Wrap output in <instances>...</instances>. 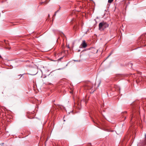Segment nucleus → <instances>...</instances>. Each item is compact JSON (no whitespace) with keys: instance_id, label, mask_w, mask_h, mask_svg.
<instances>
[{"instance_id":"nucleus-9","label":"nucleus","mask_w":146,"mask_h":146,"mask_svg":"<svg viewBox=\"0 0 146 146\" xmlns=\"http://www.w3.org/2000/svg\"><path fill=\"white\" fill-rule=\"evenodd\" d=\"M125 113H126L127 112L126 111H125Z\"/></svg>"},{"instance_id":"nucleus-10","label":"nucleus","mask_w":146,"mask_h":146,"mask_svg":"<svg viewBox=\"0 0 146 146\" xmlns=\"http://www.w3.org/2000/svg\"><path fill=\"white\" fill-rule=\"evenodd\" d=\"M132 117H131V120H132Z\"/></svg>"},{"instance_id":"nucleus-1","label":"nucleus","mask_w":146,"mask_h":146,"mask_svg":"<svg viewBox=\"0 0 146 146\" xmlns=\"http://www.w3.org/2000/svg\"><path fill=\"white\" fill-rule=\"evenodd\" d=\"M109 25L106 22H104L100 23L99 25V29L100 31H103L105 29L108 27Z\"/></svg>"},{"instance_id":"nucleus-7","label":"nucleus","mask_w":146,"mask_h":146,"mask_svg":"<svg viewBox=\"0 0 146 146\" xmlns=\"http://www.w3.org/2000/svg\"><path fill=\"white\" fill-rule=\"evenodd\" d=\"M1 58V56L0 55V58Z\"/></svg>"},{"instance_id":"nucleus-8","label":"nucleus","mask_w":146,"mask_h":146,"mask_svg":"<svg viewBox=\"0 0 146 146\" xmlns=\"http://www.w3.org/2000/svg\"><path fill=\"white\" fill-rule=\"evenodd\" d=\"M78 106H79V104L78 103Z\"/></svg>"},{"instance_id":"nucleus-5","label":"nucleus","mask_w":146,"mask_h":146,"mask_svg":"<svg viewBox=\"0 0 146 146\" xmlns=\"http://www.w3.org/2000/svg\"><path fill=\"white\" fill-rule=\"evenodd\" d=\"M111 54H110V55L108 57H109V56H110V55H111Z\"/></svg>"},{"instance_id":"nucleus-2","label":"nucleus","mask_w":146,"mask_h":146,"mask_svg":"<svg viewBox=\"0 0 146 146\" xmlns=\"http://www.w3.org/2000/svg\"><path fill=\"white\" fill-rule=\"evenodd\" d=\"M81 46L83 48H85L87 46V45L85 40H84L83 41L81 44Z\"/></svg>"},{"instance_id":"nucleus-3","label":"nucleus","mask_w":146,"mask_h":146,"mask_svg":"<svg viewBox=\"0 0 146 146\" xmlns=\"http://www.w3.org/2000/svg\"><path fill=\"white\" fill-rule=\"evenodd\" d=\"M144 143L145 145H146V134H145V139Z\"/></svg>"},{"instance_id":"nucleus-6","label":"nucleus","mask_w":146,"mask_h":146,"mask_svg":"<svg viewBox=\"0 0 146 146\" xmlns=\"http://www.w3.org/2000/svg\"><path fill=\"white\" fill-rule=\"evenodd\" d=\"M143 46H146V44H145V45H143Z\"/></svg>"},{"instance_id":"nucleus-4","label":"nucleus","mask_w":146,"mask_h":146,"mask_svg":"<svg viewBox=\"0 0 146 146\" xmlns=\"http://www.w3.org/2000/svg\"><path fill=\"white\" fill-rule=\"evenodd\" d=\"M113 0H108V2L109 3H111Z\"/></svg>"}]
</instances>
